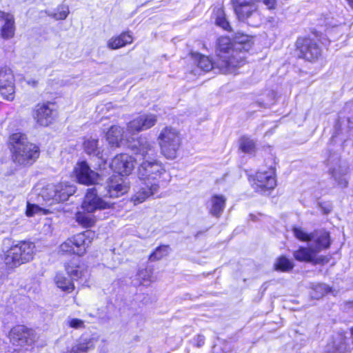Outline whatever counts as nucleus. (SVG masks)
I'll use <instances>...</instances> for the list:
<instances>
[{
	"label": "nucleus",
	"instance_id": "nucleus-1",
	"mask_svg": "<svg viewBox=\"0 0 353 353\" xmlns=\"http://www.w3.org/2000/svg\"><path fill=\"white\" fill-rule=\"evenodd\" d=\"M130 147L136 154L141 155L143 158L137 170L141 183L132 198L137 204L155 194L163 182L170 181V176L161 162L156 159H146L155 154V148L154 144L145 137H140L130 143Z\"/></svg>",
	"mask_w": 353,
	"mask_h": 353
},
{
	"label": "nucleus",
	"instance_id": "nucleus-2",
	"mask_svg": "<svg viewBox=\"0 0 353 353\" xmlns=\"http://www.w3.org/2000/svg\"><path fill=\"white\" fill-rule=\"evenodd\" d=\"M252 47V39L248 35L236 37L234 43L228 37H220L217 41L216 57L221 61L217 63L219 71L223 74L234 72L236 68L243 64L245 52Z\"/></svg>",
	"mask_w": 353,
	"mask_h": 353
},
{
	"label": "nucleus",
	"instance_id": "nucleus-3",
	"mask_svg": "<svg viewBox=\"0 0 353 353\" xmlns=\"http://www.w3.org/2000/svg\"><path fill=\"white\" fill-rule=\"evenodd\" d=\"M8 147L12 161L22 166L32 165L39 157L40 149L30 142L26 134L21 132L12 134L8 139Z\"/></svg>",
	"mask_w": 353,
	"mask_h": 353
},
{
	"label": "nucleus",
	"instance_id": "nucleus-4",
	"mask_svg": "<svg viewBox=\"0 0 353 353\" xmlns=\"http://www.w3.org/2000/svg\"><path fill=\"white\" fill-rule=\"evenodd\" d=\"M34 244L29 241H21L11 246L6 251L3 261L8 269H13L33 259Z\"/></svg>",
	"mask_w": 353,
	"mask_h": 353
},
{
	"label": "nucleus",
	"instance_id": "nucleus-5",
	"mask_svg": "<svg viewBox=\"0 0 353 353\" xmlns=\"http://www.w3.org/2000/svg\"><path fill=\"white\" fill-rule=\"evenodd\" d=\"M75 192L73 185L65 183H48L43 186L38 193L47 205H52L68 199Z\"/></svg>",
	"mask_w": 353,
	"mask_h": 353
},
{
	"label": "nucleus",
	"instance_id": "nucleus-6",
	"mask_svg": "<svg viewBox=\"0 0 353 353\" xmlns=\"http://www.w3.org/2000/svg\"><path fill=\"white\" fill-rule=\"evenodd\" d=\"M158 140L162 154L168 159H175L181 143L179 132L172 127H165L160 132Z\"/></svg>",
	"mask_w": 353,
	"mask_h": 353
},
{
	"label": "nucleus",
	"instance_id": "nucleus-7",
	"mask_svg": "<svg viewBox=\"0 0 353 353\" xmlns=\"http://www.w3.org/2000/svg\"><path fill=\"white\" fill-rule=\"evenodd\" d=\"M95 234L91 230L77 234L68 239L59 246V252L63 254H75L78 256L84 254L86 249L94 239Z\"/></svg>",
	"mask_w": 353,
	"mask_h": 353
},
{
	"label": "nucleus",
	"instance_id": "nucleus-8",
	"mask_svg": "<svg viewBox=\"0 0 353 353\" xmlns=\"http://www.w3.org/2000/svg\"><path fill=\"white\" fill-rule=\"evenodd\" d=\"M294 236L303 241H314L313 248L317 253L323 249L328 248L330 245L329 233L323 230H315L310 234L299 228L293 229Z\"/></svg>",
	"mask_w": 353,
	"mask_h": 353
},
{
	"label": "nucleus",
	"instance_id": "nucleus-9",
	"mask_svg": "<svg viewBox=\"0 0 353 353\" xmlns=\"http://www.w3.org/2000/svg\"><path fill=\"white\" fill-rule=\"evenodd\" d=\"M9 337L13 345L20 347L30 345L36 340L34 331L21 325L14 327L10 330Z\"/></svg>",
	"mask_w": 353,
	"mask_h": 353
},
{
	"label": "nucleus",
	"instance_id": "nucleus-10",
	"mask_svg": "<svg viewBox=\"0 0 353 353\" xmlns=\"http://www.w3.org/2000/svg\"><path fill=\"white\" fill-rule=\"evenodd\" d=\"M298 56L308 61L318 59L321 55V49L316 43L308 38H299L296 42Z\"/></svg>",
	"mask_w": 353,
	"mask_h": 353
},
{
	"label": "nucleus",
	"instance_id": "nucleus-11",
	"mask_svg": "<svg viewBox=\"0 0 353 353\" xmlns=\"http://www.w3.org/2000/svg\"><path fill=\"white\" fill-rule=\"evenodd\" d=\"M112 204L105 201L97 195L95 188L88 190L82 203V208L88 213H92L97 210L109 209Z\"/></svg>",
	"mask_w": 353,
	"mask_h": 353
},
{
	"label": "nucleus",
	"instance_id": "nucleus-12",
	"mask_svg": "<svg viewBox=\"0 0 353 353\" xmlns=\"http://www.w3.org/2000/svg\"><path fill=\"white\" fill-rule=\"evenodd\" d=\"M157 122V116L154 114H143L138 116L128 123L127 133L132 135L144 131L154 126Z\"/></svg>",
	"mask_w": 353,
	"mask_h": 353
},
{
	"label": "nucleus",
	"instance_id": "nucleus-13",
	"mask_svg": "<svg viewBox=\"0 0 353 353\" xmlns=\"http://www.w3.org/2000/svg\"><path fill=\"white\" fill-rule=\"evenodd\" d=\"M14 77L12 71L8 68L0 69V94L8 101L14 99Z\"/></svg>",
	"mask_w": 353,
	"mask_h": 353
},
{
	"label": "nucleus",
	"instance_id": "nucleus-14",
	"mask_svg": "<svg viewBox=\"0 0 353 353\" xmlns=\"http://www.w3.org/2000/svg\"><path fill=\"white\" fill-rule=\"evenodd\" d=\"M235 13L240 21L258 16L257 0H232Z\"/></svg>",
	"mask_w": 353,
	"mask_h": 353
},
{
	"label": "nucleus",
	"instance_id": "nucleus-15",
	"mask_svg": "<svg viewBox=\"0 0 353 353\" xmlns=\"http://www.w3.org/2000/svg\"><path fill=\"white\" fill-rule=\"evenodd\" d=\"M56 110L51 103L38 104L33 111L34 119L40 125L48 126L54 119Z\"/></svg>",
	"mask_w": 353,
	"mask_h": 353
},
{
	"label": "nucleus",
	"instance_id": "nucleus-16",
	"mask_svg": "<svg viewBox=\"0 0 353 353\" xmlns=\"http://www.w3.org/2000/svg\"><path fill=\"white\" fill-rule=\"evenodd\" d=\"M134 159L127 154L117 155L112 161L111 168L121 176L129 175L134 168Z\"/></svg>",
	"mask_w": 353,
	"mask_h": 353
},
{
	"label": "nucleus",
	"instance_id": "nucleus-17",
	"mask_svg": "<svg viewBox=\"0 0 353 353\" xmlns=\"http://www.w3.org/2000/svg\"><path fill=\"white\" fill-rule=\"evenodd\" d=\"M254 181L255 188L258 191L274 189L276 185L274 169L271 168L268 170L259 171Z\"/></svg>",
	"mask_w": 353,
	"mask_h": 353
},
{
	"label": "nucleus",
	"instance_id": "nucleus-18",
	"mask_svg": "<svg viewBox=\"0 0 353 353\" xmlns=\"http://www.w3.org/2000/svg\"><path fill=\"white\" fill-rule=\"evenodd\" d=\"M106 196L119 197L128 191L129 186L125 180L119 175H112L107 181Z\"/></svg>",
	"mask_w": 353,
	"mask_h": 353
},
{
	"label": "nucleus",
	"instance_id": "nucleus-19",
	"mask_svg": "<svg viewBox=\"0 0 353 353\" xmlns=\"http://www.w3.org/2000/svg\"><path fill=\"white\" fill-rule=\"evenodd\" d=\"M329 161L330 162V174L341 188L347 187V181L345 175L348 172L347 165L341 162L340 159L333 160V162H331V159H330Z\"/></svg>",
	"mask_w": 353,
	"mask_h": 353
},
{
	"label": "nucleus",
	"instance_id": "nucleus-20",
	"mask_svg": "<svg viewBox=\"0 0 353 353\" xmlns=\"http://www.w3.org/2000/svg\"><path fill=\"white\" fill-rule=\"evenodd\" d=\"M0 37L8 40L14 37L16 30L14 16L8 12L0 11Z\"/></svg>",
	"mask_w": 353,
	"mask_h": 353
},
{
	"label": "nucleus",
	"instance_id": "nucleus-21",
	"mask_svg": "<svg viewBox=\"0 0 353 353\" xmlns=\"http://www.w3.org/2000/svg\"><path fill=\"white\" fill-rule=\"evenodd\" d=\"M317 252L313 247L303 248L301 247L296 251H294L293 256L299 261L313 262L314 263H325L328 262L325 256H316Z\"/></svg>",
	"mask_w": 353,
	"mask_h": 353
},
{
	"label": "nucleus",
	"instance_id": "nucleus-22",
	"mask_svg": "<svg viewBox=\"0 0 353 353\" xmlns=\"http://www.w3.org/2000/svg\"><path fill=\"white\" fill-rule=\"evenodd\" d=\"M75 172L79 182L83 184L94 183L99 179V174L92 170L85 161L79 163Z\"/></svg>",
	"mask_w": 353,
	"mask_h": 353
},
{
	"label": "nucleus",
	"instance_id": "nucleus-23",
	"mask_svg": "<svg viewBox=\"0 0 353 353\" xmlns=\"http://www.w3.org/2000/svg\"><path fill=\"white\" fill-rule=\"evenodd\" d=\"M106 140L112 147H119L124 138L129 142L127 134H124L123 129L119 125H112L105 134Z\"/></svg>",
	"mask_w": 353,
	"mask_h": 353
},
{
	"label": "nucleus",
	"instance_id": "nucleus-24",
	"mask_svg": "<svg viewBox=\"0 0 353 353\" xmlns=\"http://www.w3.org/2000/svg\"><path fill=\"white\" fill-rule=\"evenodd\" d=\"M68 274L74 280H77L85 275L87 272L86 267L79 264L78 259H73L70 263L65 265Z\"/></svg>",
	"mask_w": 353,
	"mask_h": 353
},
{
	"label": "nucleus",
	"instance_id": "nucleus-25",
	"mask_svg": "<svg viewBox=\"0 0 353 353\" xmlns=\"http://www.w3.org/2000/svg\"><path fill=\"white\" fill-rule=\"evenodd\" d=\"M226 199L223 195L214 194L213 195L208 204L210 213L216 217H219L223 212Z\"/></svg>",
	"mask_w": 353,
	"mask_h": 353
},
{
	"label": "nucleus",
	"instance_id": "nucleus-26",
	"mask_svg": "<svg viewBox=\"0 0 353 353\" xmlns=\"http://www.w3.org/2000/svg\"><path fill=\"white\" fill-rule=\"evenodd\" d=\"M133 41L132 36L130 32H123L117 37H112L108 41V47L112 50L122 48L127 44H130Z\"/></svg>",
	"mask_w": 353,
	"mask_h": 353
},
{
	"label": "nucleus",
	"instance_id": "nucleus-27",
	"mask_svg": "<svg viewBox=\"0 0 353 353\" xmlns=\"http://www.w3.org/2000/svg\"><path fill=\"white\" fill-rule=\"evenodd\" d=\"M194 58L197 62L198 67L205 72H208L214 68L219 70V67L216 63H221V61L217 57L216 60L212 61L208 57L196 54L194 55Z\"/></svg>",
	"mask_w": 353,
	"mask_h": 353
},
{
	"label": "nucleus",
	"instance_id": "nucleus-28",
	"mask_svg": "<svg viewBox=\"0 0 353 353\" xmlns=\"http://www.w3.org/2000/svg\"><path fill=\"white\" fill-rule=\"evenodd\" d=\"M83 148L85 152L90 155L101 158V154L98 148V139H88L83 143Z\"/></svg>",
	"mask_w": 353,
	"mask_h": 353
},
{
	"label": "nucleus",
	"instance_id": "nucleus-29",
	"mask_svg": "<svg viewBox=\"0 0 353 353\" xmlns=\"http://www.w3.org/2000/svg\"><path fill=\"white\" fill-rule=\"evenodd\" d=\"M54 281L57 287L63 291L70 292L74 290L73 283L64 276L63 274H57L54 278Z\"/></svg>",
	"mask_w": 353,
	"mask_h": 353
},
{
	"label": "nucleus",
	"instance_id": "nucleus-30",
	"mask_svg": "<svg viewBox=\"0 0 353 353\" xmlns=\"http://www.w3.org/2000/svg\"><path fill=\"white\" fill-rule=\"evenodd\" d=\"M239 148L243 152L252 154L256 151L255 142L248 137H242L239 141Z\"/></svg>",
	"mask_w": 353,
	"mask_h": 353
},
{
	"label": "nucleus",
	"instance_id": "nucleus-31",
	"mask_svg": "<svg viewBox=\"0 0 353 353\" xmlns=\"http://www.w3.org/2000/svg\"><path fill=\"white\" fill-rule=\"evenodd\" d=\"M76 220L79 224L85 228L92 227L95 223V219L92 215L84 212H77Z\"/></svg>",
	"mask_w": 353,
	"mask_h": 353
},
{
	"label": "nucleus",
	"instance_id": "nucleus-32",
	"mask_svg": "<svg viewBox=\"0 0 353 353\" xmlns=\"http://www.w3.org/2000/svg\"><path fill=\"white\" fill-rule=\"evenodd\" d=\"M274 266L275 269L277 270L288 272L293 268L294 264L290 259L282 256L276 260Z\"/></svg>",
	"mask_w": 353,
	"mask_h": 353
},
{
	"label": "nucleus",
	"instance_id": "nucleus-33",
	"mask_svg": "<svg viewBox=\"0 0 353 353\" xmlns=\"http://www.w3.org/2000/svg\"><path fill=\"white\" fill-rule=\"evenodd\" d=\"M169 253L168 245H160L150 255L149 260L150 261H156L161 259L163 257L167 256Z\"/></svg>",
	"mask_w": 353,
	"mask_h": 353
},
{
	"label": "nucleus",
	"instance_id": "nucleus-34",
	"mask_svg": "<svg viewBox=\"0 0 353 353\" xmlns=\"http://www.w3.org/2000/svg\"><path fill=\"white\" fill-rule=\"evenodd\" d=\"M216 23L225 30H230L229 22L225 19L223 10L221 8L218 9L216 12Z\"/></svg>",
	"mask_w": 353,
	"mask_h": 353
},
{
	"label": "nucleus",
	"instance_id": "nucleus-35",
	"mask_svg": "<svg viewBox=\"0 0 353 353\" xmlns=\"http://www.w3.org/2000/svg\"><path fill=\"white\" fill-rule=\"evenodd\" d=\"M69 14V8L67 6H61L58 8V12L56 13L50 12L48 16L53 17L56 20H63L66 19Z\"/></svg>",
	"mask_w": 353,
	"mask_h": 353
},
{
	"label": "nucleus",
	"instance_id": "nucleus-36",
	"mask_svg": "<svg viewBox=\"0 0 353 353\" xmlns=\"http://www.w3.org/2000/svg\"><path fill=\"white\" fill-rule=\"evenodd\" d=\"M329 292V288L325 284H317L313 289L311 296L314 299H319Z\"/></svg>",
	"mask_w": 353,
	"mask_h": 353
},
{
	"label": "nucleus",
	"instance_id": "nucleus-37",
	"mask_svg": "<svg viewBox=\"0 0 353 353\" xmlns=\"http://www.w3.org/2000/svg\"><path fill=\"white\" fill-rule=\"evenodd\" d=\"M68 325L72 328L79 329L84 327L83 321L79 319H68L67 321Z\"/></svg>",
	"mask_w": 353,
	"mask_h": 353
},
{
	"label": "nucleus",
	"instance_id": "nucleus-38",
	"mask_svg": "<svg viewBox=\"0 0 353 353\" xmlns=\"http://www.w3.org/2000/svg\"><path fill=\"white\" fill-rule=\"evenodd\" d=\"M41 210H42V209L38 205L28 203L26 215L28 216H32Z\"/></svg>",
	"mask_w": 353,
	"mask_h": 353
},
{
	"label": "nucleus",
	"instance_id": "nucleus-39",
	"mask_svg": "<svg viewBox=\"0 0 353 353\" xmlns=\"http://www.w3.org/2000/svg\"><path fill=\"white\" fill-rule=\"evenodd\" d=\"M204 343L205 337L201 334L197 335L194 339V343L198 347H201L204 344Z\"/></svg>",
	"mask_w": 353,
	"mask_h": 353
},
{
	"label": "nucleus",
	"instance_id": "nucleus-40",
	"mask_svg": "<svg viewBox=\"0 0 353 353\" xmlns=\"http://www.w3.org/2000/svg\"><path fill=\"white\" fill-rule=\"evenodd\" d=\"M349 6L353 9V0H346Z\"/></svg>",
	"mask_w": 353,
	"mask_h": 353
}]
</instances>
